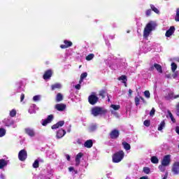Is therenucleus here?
Here are the masks:
<instances>
[{
  "label": "nucleus",
  "instance_id": "f257e3e1",
  "mask_svg": "<svg viewBox=\"0 0 179 179\" xmlns=\"http://www.w3.org/2000/svg\"><path fill=\"white\" fill-rule=\"evenodd\" d=\"M155 29H156V24H152V23L147 24L143 31L144 38H148L150 33H152V31H153Z\"/></svg>",
  "mask_w": 179,
  "mask_h": 179
},
{
  "label": "nucleus",
  "instance_id": "f03ea898",
  "mask_svg": "<svg viewBox=\"0 0 179 179\" xmlns=\"http://www.w3.org/2000/svg\"><path fill=\"white\" fill-rule=\"evenodd\" d=\"M125 156V153L123 150H120L116 152L112 157V160L113 163H120L124 159V157Z\"/></svg>",
  "mask_w": 179,
  "mask_h": 179
},
{
  "label": "nucleus",
  "instance_id": "7ed1b4c3",
  "mask_svg": "<svg viewBox=\"0 0 179 179\" xmlns=\"http://www.w3.org/2000/svg\"><path fill=\"white\" fill-rule=\"evenodd\" d=\"M106 113H107V110H103V108L99 106L94 107L92 109V114L94 115V117H97L99 115L106 114Z\"/></svg>",
  "mask_w": 179,
  "mask_h": 179
},
{
  "label": "nucleus",
  "instance_id": "20e7f679",
  "mask_svg": "<svg viewBox=\"0 0 179 179\" xmlns=\"http://www.w3.org/2000/svg\"><path fill=\"white\" fill-rule=\"evenodd\" d=\"M18 159L21 162H24L27 159V152H26V150H22L19 152Z\"/></svg>",
  "mask_w": 179,
  "mask_h": 179
},
{
  "label": "nucleus",
  "instance_id": "39448f33",
  "mask_svg": "<svg viewBox=\"0 0 179 179\" xmlns=\"http://www.w3.org/2000/svg\"><path fill=\"white\" fill-rule=\"evenodd\" d=\"M171 155H165L162 161V166H169L170 162H171Z\"/></svg>",
  "mask_w": 179,
  "mask_h": 179
},
{
  "label": "nucleus",
  "instance_id": "423d86ee",
  "mask_svg": "<svg viewBox=\"0 0 179 179\" xmlns=\"http://www.w3.org/2000/svg\"><path fill=\"white\" fill-rule=\"evenodd\" d=\"M110 139H117L120 136V131L117 129H113L109 134Z\"/></svg>",
  "mask_w": 179,
  "mask_h": 179
},
{
  "label": "nucleus",
  "instance_id": "0eeeda50",
  "mask_svg": "<svg viewBox=\"0 0 179 179\" xmlns=\"http://www.w3.org/2000/svg\"><path fill=\"white\" fill-rule=\"evenodd\" d=\"M88 101L90 103L92 104V106H94V104H96V103H97V101H99V97H97L95 95H90L88 97Z\"/></svg>",
  "mask_w": 179,
  "mask_h": 179
},
{
  "label": "nucleus",
  "instance_id": "6e6552de",
  "mask_svg": "<svg viewBox=\"0 0 179 179\" xmlns=\"http://www.w3.org/2000/svg\"><path fill=\"white\" fill-rule=\"evenodd\" d=\"M52 120H54V115H50L48 116V117L45 120H43L42 125L43 127H45L47 124H50Z\"/></svg>",
  "mask_w": 179,
  "mask_h": 179
},
{
  "label": "nucleus",
  "instance_id": "1a4fd4ad",
  "mask_svg": "<svg viewBox=\"0 0 179 179\" xmlns=\"http://www.w3.org/2000/svg\"><path fill=\"white\" fill-rule=\"evenodd\" d=\"M55 108L57 110V111H65L66 105L64 103H57L55 105Z\"/></svg>",
  "mask_w": 179,
  "mask_h": 179
},
{
  "label": "nucleus",
  "instance_id": "9d476101",
  "mask_svg": "<svg viewBox=\"0 0 179 179\" xmlns=\"http://www.w3.org/2000/svg\"><path fill=\"white\" fill-rule=\"evenodd\" d=\"M174 31H176V27L174 26H171L169 29H168L165 34L166 37H171L173 34H174Z\"/></svg>",
  "mask_w": 179,
  "mask_h": 179
},
{
  "label": "nucleus",
  "instance_id": "9b49d317",
  "mask_svg": "<svg viewBox=\"0 0 179 179\" xmlns=\"http://www.w3.org/2000/svg\"><path fill=\"white\" fill-rule=\"evenodd\" d=\"M172 171L175 175L179 174V164L178 162L173 164Z\"/></svg>",
  "mask_w": 179,
  "mask_h": 179
},
{
  "label": "nucleus",
  "instance_id": "f8f14e48",
  "mask_svg": "<svg viewBox=\"0 0 179 179\" xmlns=\"http://www.w3.org/2000/svg\"><path fill=\"white\" fill-rule=\"evenodd\" d=\"M51 76H52V71L48 70L43 74V79L45 80H47L50 79L51 78Z\"/></svg>",
  "mask_w": 179,
  "mask_h": 179
},
{
  "label": "nucleus",
  "instance_id": "ddd939ff",
  "mask_svg": "<svg viewBox=\"0 0 179 179\" xmlns=\"http://www.w3.org/2000/svg\"><path fill=\"white\" fill-rule=\"evenodd\" d=\"M65 124V121L62 120L56 123L55 124L52 126V129H58L59 127H64V124Z\"/></svg>",
  "mask_w": 179,
  "mask_h": 179
},
{
  "label": "nucleus",
  "instance_id": "4468645a",
  "mask_svg": "<svg viewBox=\"0 0 179 179\" xmlns=\"http://www.w3.org/2000/svg\"><path fill=\"white\" fill-rule=\"evenodd\" d=\"M83 157V153L80 152L76 157V166H78L80 164V159Z\"/></svg>",
  "mask_w": 179,
  "mask_h": 179
},
{
  "label": "nucleus",
  "instance_id": "2eb2a0df",
  "mask_svg": "<svg viewBox=\"0 0 179 179\" xmlns=\"http://www.w3.org/2000/svg\"><path fill=\"white\" fill-rule=\"evenodd\" d=\"M25 132L29 135V136H31V138L36 135V133L33 129L27 128L25 129Z\"/></svg>",
  "mask_w": 179,
  "mask_h": 179
},
{
  "label": "nucleus",
  "instance_id": "dca6fc26",
  "mask_svg": "<svg viewBox=\"0 0 179 179\" xmlns=\"http://www.w3.org/2000/svg\"><path fill=\"white\" fill-rule=\"evenodd\" d=\"M64 45H61L60 48H68L69 47H72V42L69 41L67 40L64 41Z\"/></svg>",
  "mask_w": 179,
  "mask_h": 179
},
{
  "label": "nucleus",
  "instance_id": "f3484780",
  "mask_svg": "<svg viewBox=\"0 0 179 179\" xmlns=\"http://www.w3.org/2000/svg\"><path fill=\"white\" fill-rule=\"evenodd\" d=\"M65 134H66V131L64 129H59L57 132V138L58 139H60V138H62Z\"/></svg>",
  "mask_w": 179,
  "mask_h": 179
},
{
  "label": "nucleus",
  "instance_id": "a211bd4d",
  "mask_svg": "<svg viewBox=\"0 0 179 179\" xmlns=\"http://www.w3.org/2000/svg\"><path fill=\"white\" fill-rule=\"evenodd\" d=\"M179 95H176L174 96V93L173 92H171L169 93L166 97L165 99L166 100H173V99H178Z\"/></svg>",
  "mask_w": 179,
  "mask_h": 179
},
{
  "label": "nucleus",
  "instance_id": "6ab92c4d",
  "mask_svg": "<svg viewBox=\"0 0 179 179\" xmlns=\"http://www.w3.org/2000/svg\"><path fill=\"white\" fill-rule=\"evenodd\" d=\"M8 163H9V161H6L3 159H0V169H2L4 167H6V166H8Z\"/></svg>",
  "mask_w": 179,
  "mask_h": 179
},
{
  "label": "nucleus",
  "instance_id": "aec40b11",
  "mask_svg": "<svg viewBox=\"0 0 179 179\" xmlns=\"http://www.w3.org/2000/svg\"><path fill=\"white\" fill-rule=\"evenodd\" d=\"M84 146H85V148H92V146H93V141H92V140H87V141H85V143H84Z\"/></svg>",
  "mask_w": 179,
  "mask_h": 179
},
{
  "label": "nucleus",
  "instance_id": "412c9836",
  "mask_svg": "<svg viewBox=\"0 0 179 179\" xmlns=\"http://www.w3.org/2000/svg\"><path fill=\"white\" fill-rule=\"evenodd\" d=\"M154 68H155V69H157V72L159 73H163V69H162V66L160 64H155Z\"/></svg>",
  "mask_w": 179,
  "mask_h": 179
},
{
  "label": "nucleus",
  "instance_id": "4be33fe9",
  "mask_svg": "<svg viewBox=\"0 0 179 179\" xmlns=\"http://www.w3.org/2000/svg\"><path fill=\"white\" fill-rule=\"evenodd\" d=\"M122 145L124 148V149H125V150H131V145H129V143L124 141L122 143Z\"/></svg>",
  "mask_w": 179,
  "mask_h": 179
},
{
  "label": "nucleus",
  "instance_id": "5701e85b",
  "mask_svg": "<svg viewBox=\"0 0 179 179\" xmlns=\"http://www.w3.org/2000/svg\"><path fill=\"white\" fill-rule=\"evenodd\" d=\"M118 80H122V83H124L125 86H127V81L128 80V79H127V76L123 75L119 77Z\"/></svg>",
  "mask_w": 179,
  "mask_h": 179
},
{
  "label": "nucleus",
  "instance_id": "b1692460",
  "mask_svg": "<svg viewBox=\"0 0 179 179\" xmlns=\"http://www.w3.org/2000/svg\"><path fill=\"white\" fill-rule=\"evenodd\" d=\"M64 100V96H62V94L58 93L56 96V101L57 103H59V101H62Z\"/></svg>",
  "mask_w": 179,
  "mask_h": 179
},
{
  "label": "nucleus",
  "instance_id": "393cba45",
  "mask_svg": "<svg viewBox=\"0 0 179 179\" xmlns=\"http://www.w3.org/2000/svg\"><path fill=\"white\" fill-rule=\"evenodd\" d=\"M164 127H166V122L163 120L158 127V131H163Z\"/></svg>",
  "mask_w": 179,
  "mask_h": 179
},
{
  "label": "nucleus",
  "instance_id": "a878e982",
  "mask_svg": "<svg viewBox=\"0 0 179 179\" xmlns=\"http://www.w3.org/2000/svg\"><path fill=\"white\" fill-rule=\"evenodd\" d=\"M151 162L154 164H157V163H159V159L157 158V157L153 156L151 157Z\"/></svg>",
  "mask_w": 179,
  "mask_h": 179
},
{
  "label": "nucleus",
  "instance_id": "bb28decb",
  "mask_svg": "<svg viewBox=\"0 0 179 179\" xmlns=\"http://www.w3.org/2000/svg\"><path fill=\"white\" fill-rule=\"evenodd\" d=\"M29 113L30 114H34V113H36V105H33L32 106H30L29 109Z\"/></svg>",
  "mask_w": 179,
  "mask_h": 179
},
{
  "label": "nucleus",
  "instance_id": "cd10ccee",
  "mask_svg": "<svg viewBox=\"0 0 179 179\" xmlns=\"http://www.w3.org/2000/svg\"><path fill=\"white\" fill-rule=\"evenodd\" d=\"M62 85L59 83L55 84L52 85L51 89L52 90H55V89H61Z\"/></svg>",
  "mask_w": 179,
  "mask_h": 179
},
{
  "label": "nucleus",
  "instance_id": "c85d7f7f",
  "mask_svg": "<svg viewBox=\"0 0 179 179\" xmlns=\"http://www.w3.org/2000/svg\"><path fill=\"white\" fill-rule=\"evenodd\" d=\"M106 94H107V90H102L99 92V96H101L102 99H104V97H106Z\"/></svg>",
  "mask_w": 179,
  "mask_h": 179
},
{
  "label": "nucleus",
  "instance_id": "c756f323",
  "mask_svg": "<svg viewBox=\"0 0 179 179\" xmlns=\"http://www.w3.org/2000/svg\"><path fill=\"white\" fill-rule=\"evenodd\" d=\"M6 134V130L3 128L0 129V138H2V136H5V134Z\"/></svg>",
  "mask_w": 179,
  "mask_h": 179
},
{
  "label": "nucleus",
  "instance_id": "7c9ffc66",
  "mask_svg": "<svg viewBox=\"0 0 179 179\" xmlns=\"http://www.w3.org/2000/svg\"><path fill=\"white\" fill-rule=\"evenodd\" d=\"M166 167H167V166L161 164V165L159 166V169L162 173H164V171H166Z\"/></svg>",
  "mask_w": 179,
  "mask_h": 179
},
{
  "label": "nucleus",
  "instance_id": "2f4dec72",
  "mask_svg": "<svg viewBox=\"0 0 179 179\" xmlns=\"http://www.w3.org/2000/svg\"><path fill=\"white\" fill-rule=\"evenodd\" d=\"M168 114L172 122H176V119L174 118V117L173 116V113H171V112H170V110L168 111Z\"/></svg>",
  "mask_w": 179,
  "mask_h": 179
},
{
  "label": "nucleus",
  "instance_id": "473e14b6",
  "mask_svg": "<svg viewBox=\"0 0 179 179\" xmlns=\"http://www.w3.org/2000/svg\"><path fill=\"white\" fill-rule=\"evenodd\" d=\"M38 164H39L38 159L35 160V162L33 164L34 169H38Z\"/></svg>",
  "mask_w": 179,
  "mask_h": 179
},
{
  "label": "nucleus",
  "instance_id": "72a5a7b5",
  "mask_svg": "<svg viewBox=\"0 0 179 179\" xmlns=\"http://www.w3.org/2000/svg\"><path fill=\"white\" fill-rule=\"evenodd\" d=\"M143 171L145 174H150V168H149V167H144Z\"/></svg>",
  "mask_w": 179,
  "mask_h": 179
},
{
  "label": "nucleus",
  "instance_id": "f704fd0d",
  "mask_svg": "<svg viewBox=\"0 0 179 179\" xmlns=\"http://www.w3.org/2000/svg\"><path fill=\"white\" fill-rule=\"evenodd\" d=\"M176 69H177V64H176V63H171L172 72H176Z\"/></svg>",
  "mask_w": 179,
  "mask_h": 179
},
{
  "label": "nucleus",
  "instance_id": "c9c22d12",
  "mask_svg": "<svg viewBox=\"0 0 179 179\" xmlns=\"http://www.w3.org/2000/svg\"><path fill=\"white\" fill-rule=\"evenodd\" d=\"M40 99H41V95H36L33 97L34 101H39Z\"/></svg>",
  "mask_w": 179,
  "mask_h": 179
},
{
  "label": "nucleus",
  "instance_id": "e433bc0d",
  "mask_svg": "<svg viewBox=\"0 0 179 179\" xmlns=\"http://www.w3.org/2000/svg\"><path fill=\"white\" fill-rule=\"evenodd\" d=\"M134 101H135V104L136 106H138L139 105V102L141 101V98L136 96L134 99Z\"/></svg>",
  "mask_w": 179,
  "mask_h": 179
},
{
  "label": "nucleus",
  "instance_id": "4c0bfd02",
  "mask_svg": "<svg viewBox=\"0 0 179 179\" xmlns=\"http://www.w3.org/2000/svg\"><path fill=\"white\" fill-rule=\"evenodd\" d=\"M144 96L147 98V99H150V92L148 90L144 92Z\"/></svg>",
  "mask_w": 179,
  "mask_h": 179
},
{
  "label": "nucleus",
  "instance_id": "58836bf2",
  "mask_svg": "<svg viewBox=\"0 0 179 179\" xmlns=\"http://www.w3.org/2000/svg\"><path fill=\"white\" fill-rule=\"evenodd\" d=\"M94 57V55L90 54L86 57V59L87 61H91V59H93Z\"/></svg>",
  "mask_w": 179,
  "mask_h": 179
},
{
  "label": "nucleus",
  "instance_id": "ea45409f",
  "mask_svg": "<svg viewBox=\"0 0 179 179\" xmlns=\"http://www.w3.org/2000/svg\"><path fill=\"white\" fill-rule=\"evenodd\" d=\"M110 107H111V108H113V110H118L119 108H120V105H114V104H112V105L110 106Z\"/></svg>",
  "mask_w": 179,
  "mask_h": 179
},
{
  "label": "nucleus",
  "instance_id": "a19ab883",
  "mask_svg": "<svg viewBox=\"0 0 179 179\" xmlns=\"http://www.w3.org/2000/svg\"><path fill=\"white\" fill-rule=\"evenodd\" d=\"M155 113H156V110L155 108H152V110L150 111V116L153 117L155 115Z\"/></svg>",
  "mask_w": 179,
  "mask_h": 179
},
{
  "label": "nucleus",
  "instance_id": "79ce46f5",
  "mask_svg": "<svg viewBox=\"0 0 179 179\" xmlns=\"http://www.w3.org/2000/svg\"><path fill=\"white\" fill-rule=\"evenodd\" d=\"M143 124L145 127H150V120H145Z\"/></svg>",
  "mask_w": 179,
  "mask_h": 179
},
{
  "label": "nucleus",
  "instance_id": "37998d69",
  "mask_svg": "<svg viewBox=\"0 0 179 179\" xmlns=\"http://www.w3.org/2000/svg\"><path fill=\"white\" fill-rule=\"evenodd\" d=\"M10 115L11 117H15L16 115V110L15 109H13L10 112Z\"/></svg>",
  "mask_w": 179,
  "mask_h": 179
},
{
  "label": "nucleus",
  "instance_id": "c03bdc74",
  "mask_svg": "<svg viewBox=\"0 0 179 179\" xmlns=\"http://www.w3.org/2000/svg\"><path fill=\"white\" fill-rule=\"evenodd\" d=\"M80 78H81V79H85V78H87V73H86V72L83 73L80 75Z\"/></svg>",
  "mask_w": 179,
  "mask_h": 179
},
{
  "label": "nucleus",
  "instance_id": "a18cd8bd",
  "mask_svg": "<svg viewBox=\"0 0 179 179\" xmlns=\"http://www.w3.org/2000/svg\"><path fill=\"white\" fill-rule=\"evenodd\" d=\"M8 122V123H6V127H10V125H13V121L12 120H7Z\"/></svg>",
  "mask_w": 179,
  "mask_h": 179
},
{
  "label": "nucleus",
  "instance_id": "49530a36",
  "mask_svg": "<svg viewBox=\"0 0 179 179\" xmlns=\"http://www.w3.org/2000/svg\"><path fill=\"white\" fill-rule=\"evenodd\" d=\"M97 128V127L96 125H92L90 127V131H96V129Z\"/></svg>",
  "mask_w": 179,
  "mask_h": 179
},
{
  "label": "nucleus",
  "instance_id": "de8ad7c7",
  "mask_svg": "<svg viewBox=\"0 0 179 179\" xmlns=\"http://www.w3.org/2000/svg\"><path fill=\"white\" fill-rule=\"evenodd\" d=\"M174 73L173 74V79H176L178 76V71H175L173 72Z\"/></svg>",
  "mask_w": 179,
  "mask_h": 179
},
{
  "label": "nucleus",
  "instance_id": "09e8293b",
  "mask_svg": "<svg viewBox=\"0 0 179 179\" xmlns=\"http://www.w3.org/2000/svg\"><path fill=\"white\" fill-rule=\"evenodd\" d=\"M75 89H77V90H80V84H78L75 86Z\"/></svg>",
  "mask_w": 179,
  "mask_h": 179
},
{
  "label": "nucleus",
  "instance_id": "8fccbe9b",
  "mask_svg": "<svg viewBox=\"0 0 179 179\" xmlns=\"http://www.w3.org/2000/svg\"><path fill=\"white\" fill-rule=\"evenodd\" d=\"M111 114H113V115H115V117H118V114H117V112L114 111V110H112L111 111Z\"/></svg>",
  "mask_w": 179,
  "mask_h": 179
},
{
  "label": "nucleus",
  "instance_id": "3c124183",
  "mask_svg": "<svg viewBox=\"0 0 179 179\" xmlns=\"http://www.w3.org/2000/svg\"><path fill=\"white\" fill-rule=\"evenodd\" d=\"M66 157L68 162L71 161V156H69V155H66Z\"/></svg>",
  "mask_w": 179,
  "mask_h": 179
},
{
  "label": "nucleus",
  "instance_id": "603ef678",
  "mask_svg": "<svg viewBox=\"0 0 179 179\" xmlns=\"http://www.w3.org/2000/svg\"><path fill=\"white\" fill-rule=\"evenodd\" d=\"M176 132L178 134V135H179V127H176Z\"/></svg>",
  "mask_w": 179,
  "mask_h": 179
},
{
  "label": "nucleus",
  "instance_id": "864d4df0",
  "mask_svg": "<svg viewBox=\"0 0 179 179\" xmlns=\"http://www.w3.org/2000/svg\"><path fill=\"white\" fill-rule=\"evenodd\" d=\"M23 100H24V94H21V101H23Z\"/></svg>",
  "mask_w": 179,
  "mask_h": 179
},
{
  "label": "nucleus",
  "instance_id": "5fc2aeb1",
  "mask_svg": "<svg viewBox=\"0 0 179 179\" xmlns=\"http://www.w3.org/2000/svg\"><path fill=\"white\" fill-rule=\"evenodd\" d=\"M176 111H177V113L178 114L179 113V103L176 106Z\"/></svg>",
  "mask_w": 179,
  "mask_h": 179
},
{
  "label": "nucleus",
  "instance_id": "6e6d98bb",
  "mask_svg": "<svg viewBox=\"0 0 179 179\" xmlns=\"http://www.w3.org/2000/svg\"><path fill=\"white\" fill-rule=\"evenodd\" d=\"M74 169L73 166L69 168V171H73Z\"/></svg>",
  "mask_w": 179,
  "mask_h": 179
},
{
  "label": "nucleus",
  "instance_id": "4d7b16f0",
  "mask_svg": "<svg viewBox=\"0 0 179 179\" xmlns=\"http://www.w3.org/2000/svg\"><path fill=\"white\" fill-rule=\"evenodd\" d=\"M0 178H1V179H5V176H3V173H1V174L0 175Z\"/></svg>",
  "mask_w": 179,
  "mask_h": 179
},
{
  "label": "nucleus",
  "instance_id": "13d9d810",
  "mask_svg": "<svg viewBox=\"0 0 179 179\" xmlns=\"http://www.w3.org/2000/svg\"><path fill=\"white\" fill-rule=\"evenodd\" d=\"M132 94V90H129V96Z\"/></svg>",
  "mask_w": 179,
  "mask_h": 179
},
{
  "label": "nucleus",
  "instance_id": "bf43d9fd",
  "mask_svg": "<svg viewBox=\"0 0 179 179\" xmlns=\"http://www.w3.org/2000/svg\"><path fill=\"white\" fill-rule=\"evenodd\" d=\"M155 69V66L150 67L149 71H153Z\"/></svg>",
  "mask_w": 179,
  "mask_h": 179
},
{
  "label": "nucleus",
  "instance_id": "052dcab7",
  "mask_svg": "<svg viewBox=\"0 0 179 179\" xmlns=\"http://www.w3.org/2000/svg\"><path fill=\"white\" fill-rule=\"evenodd\" d=\"M140 179H149V178H148V176H143L140 178Z\"/></svg>",
  "mask_w": 179,
  "mask_h": 179
},
{
  "label": "nucleus",
  "instance_id": "680f3d73",
  "mask_svg": "<svg viewBox=\"0 0 179 179\" xmlns=\"http://www.w3.org/2000/svg\"><path fill=\"white\" fill-rule=\"evenodd\" d=\"M141 100H142L143 103H146V101H145V99H143V97H140Z\"/></svg>",
  "mask_w": 179,
  "mask_h": 179
},
{
  "label": "nucleus",
  "instance_id": "e2e57ef3",
  "mask_svg": "<svg viewBox=\"0 0 179 179\" xmlns=\"http://www.w3.org/2000/svg\"><path fill=\"white\" fill-rule=\"evenodd\" d=\"M71 125L69 126V129H67V132H71Z\"/></svg>",
  "mask_w": 179,
  "mask_h": 179
},
{
  "label": "nucleus",
  "instance_id": "0e129e2a",
  "mask_svg": "<svg viewBox=\"0 0 179 179\" xmlns=\"http://www.w3.org/2000/svg\"><path fill=\"white\" fill-rule=\"evenodd\" d=\"M82 82H83V78H80V81H79V85H80V83H82Z\"/></svg>",
  "mask_w": 179,
  "mask_h": 179
},
{
  "label": "nucleus",
  "instance_id": "69168bd1",
  "mask_svg": "<svg viewBox=\"0 0 179 179\" xmlns=\"http://www.w3.org/2000/svg\"><path fill=\"white\" fill-rule=\"evenodd\" d=\"M162 179H167V174H166V176Z\"/></svg>",
  "mask_w": 179,
  "mask_h": 179
},
{
  "label": "nucleus",
  "instance_id": "338daca9",
  "mask_svg": "<svg viewBox=\"0 0 179 179\" xmlns=\"http://www.w3.org/2000/svg\"><path fill=\"white\" fill-rule=\"evenodd\" d=\"M166 77L169 78H170V75H166Z\"/></svg>",
  "mask_w": 179,
  "mask_h": 179
},
{
  "label": "nucleus",
  "instance_id": "774afa93",
  "mask_svg": "<svg viewBox=\"0 0 179 179\" xmlns=\"http://www.w3.org/2000/svg\"><path fill=\"white\" fill-rule=\"evenodd\" d=\"M178 22H179V8H178Z\"/></svg>",
  "mask_w": 179,
  "mask_h": 179
}]
</instances>
